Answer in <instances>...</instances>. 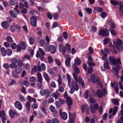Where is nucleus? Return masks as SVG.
Returning a JSON list of instances; mask_svg holds the SVG:
<instances>
[{
	"label": "nucleus",
	"instance_id": "nucleus-1",
	"mask_svg": "<svg viewBox=\"0 0 123 123\" xmlns=\"http://www.w3.org/2000/svg\"><path fill=\"white\" fill-rule=\"evenodd\" d=\"M71 47L70 45L68 43H66L65 46H63L62 48L61 52L63 55H64L66 52L70 53L71 52Z\"/></svg>",
	"mask_w": 123,
	"mask_h": 123
},
{
	"label": "nucleus",
	"instance_id": "nucleus-2",
	"mask_svg": "<svg viewBox=\"0 0 123 123\" xmlns=\"http://www.w3.org/2000/svg\"><path fill=\"white\" fill-rule=\"evenodd\" d=\"M109 61L110 64L113 65H115L118 64H122L120 60V59L117 60L114 58L112 56H110L109 58Z\"/></svg>",
	"mask_w": 123,
	"mask_h": 123
},
{
	"label": "nucleus",
	"instance_id": "nucleus-3",
	"mask_svg": "<svg viewBox=\"0 0 123 123\" xmlns=\"http://www.w3.org/2000/svg\"><path fill=\"white\" fill-rule=\"evenodd\" d=\"M98 107V105L97 103L94 104V105H91L90 106V109L91 112L93 114L95 113L96 111L97 110Z\"/></svg>",
	"mask_w": 123,
	"mask_h": 123
},
{
	"label": "nucleus",
	"instance_id": "nucleus-4",
	"mask_svg": "<svg viewBox=\"0 0 123 123\" xmlns=\"http://www.w3.org/2000/svg\"><path fill=\"white\" fill-rule=\"evenodd\" d=\"M90 80L93 83H95L96 82L99 85L101 84L98 77H97L96 79L95 76L94 74H92L91 75Z\"/></svg>",
	"mask_w": 123,
	"mask_h": 123
},
{
	"label": "nucleus",
	"instance_id": "nucleus-5",
	"mask_svg": "<svg viewBox=\"0 0 123 123\" xmlns=\"http://www.w3.org/2000/svg\"><path fill=\"white\" fill-rule=\"evenodd\" d=\"M98 35L101 36L108 37L109 36V33L108 31L104 29H102L99 31Z\"/></svg>",
	"mask_w": 123,
	"mask_h": 123
},
{
	"label": "nucleus",
	"instance_id": "nucleus-6",
	"mask_svg": "<svg viewBox=\"0 0 123 123\" xmlns=\"http://www.w3.org/2000/svg\"><path fill=\"white\" fill-rule=\"evenodd\" d=\"M56 49L55 47L53 45H50L47 47L48 51H50L51 54H54L56 52Z\"/></svg>",
	"mask_w": 123,
	"mask_h": 123
},
{
	"label": "nucleus",
	"instance_id": "nucleus-7",
	"mask_svg": "<svg viewBox=\"0 0 123 123\" xmlns=\"http://www.w3.org/2000/svg\"><path fill=\"white\" fill-rule=\"evenodd\" d=\"M30 23L33 26L36 27L37 26V20L36 17L34 16H31L30 18Z\"/></svg>",
	"mask_w": 123,
	"mask_h": 123
},
{
	"label": "nucleus",
	"instance_id": "nucleus-8",
	"mask_svg": "<svg viewBox=\"0 0 123 123\" xmlns=\"http://www.w3.org/2000/svg\"><path fill=\"white\" fill-rule=\"evenodd\" d=\"M1 25L2 27L5 29L8 28L9 26V24L8 21H4L1 23Z\"/></svg>",
	"mask_w": 123,
	"mask_h": 123
},
{
	"label": "nucleus",
	"instance_id": "nucleus-9",
	"mask_svg": "<svg viewBox=\"0 0 123 123\" xmlns=\"http://www.w3.org/2000/svg\"><path fill=\"white\" fill-rule=\"evenodd\" d=\"M15 107L19 110L22 109V105L21 103L19 102L16 101L14 104Z\"/></svg>",
	"mask_w": 123,
	"mask_h": 123
},
{
	"label": "nucleus",
	"instance_id": "nucleus-10",
	"mask_svg": "<svg viewBox=\"0 0 123 123\" xmlns=\"http://www.w3.org/2000/svg\"><path fill=\"white\" fill-rule=\"evenodd\" d=\"M40 37H38L37 39V42L39 43V45L41 46H44L45 44V42L44 40L41 39L39 40Z\"/></svg>",
	"mask_w": 123,
	"mask_h": 123
},
{
	"label": "nucleus",
	"instance_id": "nucleus-11",
	"mask_svg": "<svg viewBox=\"0 0 123 123\" xmlns=\"http://www.w3.org/2000/svg\"><path fill=\"white\" fill-rule=\"evenodd\" d=\"M66 102L68 106H71L73 104V102L71 98L68 96L66 98Z\"/></svg>",
	"mask_w": 123,
	"mask_h": 123
},
{
	"label": "nucleus",
	"instance_id": "nucleus-12",
	"mask_svg": "<svg viewBox=\"0 0 123 123\" xmlns=\"http://www.w3.org/2000/svg\"><path fill=\"white\" fill-rule=\"evenodd\" d=\"M104 94L102 93L101 89H98L97 90V96L98 98H102Z\"/></svg>",
	"mask_w": 123,
	"mask_h": 123
},
{
	"label": "nucleus",
	"instance_id": "nucleus-13",
	"mask_svg": "<svg viewBox=\"0 0 123 123\" xmlns=\"http://www.w3.org/2000/svg\"><path fill=\"white\" fill-rule=\"evenodd\" d=\"M110 3L113 6H116L117 5L119 6L122 4V2L121 1H117L114 0L111 1H110Z\"/></svg>",
	"mask_w": 123,
	"mask_h": 123
},
{
	"label": "nucleus",
	"instance_id": "nucleus-14",
	"mask_svg": "<svg viewBox=\"0 0 123 123\" xmlns=\"http://www.w3.org/2000/svg\"><path fill=\"white\" fill-rule=\"evenodd\" d=\"M71 61V58L69 57L67 58L65 61V64L66 66L68 67H69L70 66V62Z\"/></svg>",
	"mask_w": 123,
	"mask_h": 123
},
{
	"label": "nucleus",
	"instance_id": "nucleus-15",
	"mask_svg": "<svg viewBox=\"0 0 123 123\" xmlns=\"http://www.w3.org/2000/svg\"><path fill=\"white\" fill-rule=\"evenodd\" d=\"M15 71L16 73L19 74L21 73L22 70L21 67L18 66L15 68Z\"/></svg>",
	"mask_w": 123,
	"mask_h": 123
},
{
	"label": "nucleus",
	"instance_id": "nucleus-16",
	"mask_svg": "<svg viewBox=\"0 0 123 123\" xmlns=\"http://www.w3.org/2000/svg\"><path fill=\"white\" fill-rule=\"evenodd\" d=\"M72 85L73 89L75 91H77L79 89V87L78 84L76 82L74 81L73 82Z\"/></svg>",
	"mask_w": 123,
	"mask_h": 123
},
{
	"label": "nucleus",
	"instance_id": "nucleus-17",
	"mask_svg": "<svg viewBox=\"0 0 123 123\" xmlns=\"http://www.w3.org/2000/svg\"><path fill=\"white\" fill-rule=\"evenodd\" d=\"M61 117V118L64 120H66L68 117V115L65 112H63L60 115Z\"/></svg>",
	"mask_w": 123,
	"mask_h": 123
},
{
	"label": "nucleus",
	"instance_id": "nucleus-18",
	"mask_svg": "<svg viewBox=\"0 0 123 123\" xmlns=\"http://www.w3.org/2000/svg\"><path fill=\"white\" fill-rule=\"evenodd\" d=\"M75 62L74 64H75V65L76 66L77 65H80L81 62V61L80 59L78 58H77L75 59L74 60Z\"/></svg>",
	"mask_w": 123,
	"mask_h": 123
},
{
	"label": "nucleus",
	"instance_id": "nucleus-19",
	"mask_svg": "<svg viewBox=\"0 0 123 123\" xmlns=\"http://www.w3.org/2000/svg\"><path fill=\"white\" fill-rule=\"evenodd\" d=\"M37 77L38 78L37 80L39 82H42L43 78L41 74L39 72H37Z\"/></svg>",
	"mask_w": 123,
	"mask_h": 123
},
{
	"label": "nucleus",
	"instance_id": "nucleus-20",
	"mask_svg": "<svg viewBox=\"0 0 123 123\" xmlns=\"http://www.w3.org/2000/svg\"><path fill=\"white\" fill-rule=\"evenodd\" d=\"M9 113L10 117L11 118H14L15 113L13 110H10L9 111Z\"/></svg>",
	"mask_w": 123,
	"mask_h": 123
},
{
	"label": "nucleus",
	"instance_id": "nucleus-21",
	"mask_svg": "<svg viewBox=\"0 0 123 123\" xmlns=\"http://www.w3.org/2000/svg\"><path fill=\"white\" fill-rule=\"evenodd\" d=\"M11 16L13 18H16L17 17V14L12 10H11L9 12Z\"/></svg>",
	"mask_w": 123,
	"mask_h": 123
},
{
	"label": "nucleus",
	"instance_id": "nucleus-22",
	"mask_svg": "<svg viewBox=\"0 0 123 123\" xmlns=\"http://www.w3.org/2000/svg\"><path fill=\"white\" fill-rule=\"evenodd\" d=\"M20 45L22 49L25 50L26 49V46L24 42L23 41L20 42Z\"/></svg>",
	"mask_w": 123,
	"mask_h": 123
},
{
	"label": "nucleus",
	"instance_id": "nucleus-23",
	"mask_svg": "<svg viewBox=\"0 0 123 123\" xmlns=\"http://www.w3.org/2000/svg\"><path fill=\"white\" fill-rule=\"evenodd\" d=\"M73 68H74V70L75 73L79 74L80 73V70L79 68L75 65V64H74L73 65Z\"/></svg>",
	"mask_w": 123,
	"mask_h": 123
},
{
	"label": "nucleus",
	"instance_id": "nucleus-24",
	"mask_svg": "<svg viewBox=\"0 0 123 123\" xmlns=\"http://www.w3.org/2000/svg\"><path fill=\"white\" fill-rule=\"evenodd\" d=\"M1 52L2 55L3 56L6 55V50L4 47H2L1 49Z\"/></svg>",
	"mask_w": 123,
	"mask_h": 123
},
{
	"label": "nucleus",
	"instance_id": "nucleus-25",
	"mask_svg": "<svg viewBox=\"0 0 123 123\" xmlns=\"http://www.w3.org/2000/svg\"><path fill=\"white\" fill-rule=\"evenodd\" d=\"M72 114L71 113H69V119L70 122V123H74V118L75 117V114L74 117H71V116L72 115Z\"/></svg>",
	"mask_w": 123,
	"mask_h": 123
},
{
	"label": "nucleus",
	"instance_id": "nucleus-26",
	"mask_svg": "<svg viewBox=\"0 0 123 123\" xmlns=\"http://www.w3.org/2000/svg\"><path fill=\"white\" fill-rule=\"evenodd\" d=\"M43 75L47 82H49L50 79L48 74L46 73H44Z\"/></svg>",
	"mask_w": 123,
	"mask_h": 123
},
{
	"label": "nucleus",
	"instance_id": "nucleus-27",
	"mask_svg": "<svg viewBox=\"0 0 123 123\" xmlns=\"http://www.w3.org/2000/svg\"><path fill=\"white\" fill-rule=\"evenodd\" d=\"M104 68L105 69H109L110 68V66L109 65V63L107 60L106 62H105L104 63Z\"/></svg>",
	"mask_w": 123,
	"mask_h": 123
},
{
	"label": "nucleus",
	"instance_id": "nucleus-28",
	"mask_svg": "<svg viewBox=\"0 0 123 123\" xmlns=\"http://www.w3.org/2000/svg\"><path fill=\"white\" fill-rule=\"evenodd\" d=\"M113 71L114 72L115 74L117 76L119 73V70L118 68L116 67H113L112 68Z\"/></svg>",
	"mask_w": 123,
	"mask_h": 123
},
{
	"label": "nucleus",
	"instance_id": "nucleus-29",
	"mask_svg": "<svg viewBox=\"0 0 123 123\" xmlns=\"http://www.w3.org/2000/svg\"><path fill=\"white\" fill-rule=\"evenodd\" d=\"M10 61L12 63L16 64L18 62V59L15 58L13 57L11 58L10 59Z\"/></svg>",
	"mask_w": 123,
	"mask_h": 123
},
{
	"label": "nucleus",
	"instance_id": "nucleus-30",
	"mask_svg": "<svg viewBox=\"0 0 123 123\" xmlns=\"http://www.w3.org/2000/svg\"><path fill=\"white\" fill-rule=\"evenodd\" d=\"M9 3L11 5H13L17 4V2L16 0H10L9 1Z\"/></svg>",
	"mask_w": 123,
	"mask_h": 123
},
{
	"label": "nucleus",
	"instance_id": "nucleus-31",
	"mask_svg": "<svg viewBox=\"0 0 123 123\" xmlns=\"http://www.w3.org/2000/svg\"><path fill=\"white\" fill-rule=\"evenodd\" d=\"M6 54L8 56H10L12 54V51L11 49H6Z\"/></svg>",
	"mask_w": 123,
	"mask_h": 123
},
{
	"label": "nucleus",
	"instance_id": "nucleus-32",
	"mask_svg": "<svg viewBox=\"0 0 123 123\" xmlns=\"http://www.w3.org/2000/svg\"><path fill=\"white\" fill-rule=\"evenodd\" d=\"M45 94V98H47L49 97L50 95V92L49 90L46 89Z\"/></svg>",
	"mask_w": 123,
	"mask_h": 123
},
{
	"label": "nucleus",
	"instance_id": "nucleus-33",
	"mask_svg": "<svg viewBox=\"0 0 123 123\" xmlns=\"http://www.w3.org/2000/svg\"><path fill=\"white\" fill-rule=\"evenodd\" d=\"M110 41V39L108 37L105 38L103 40L104 44L106 45Z\"/></svg>",
	"mask_w": 123,
	"mask_h": 123
},
{
	"label": "nucleus",
	"instance_id": "nucleus-34",
	"mask_svg": "<svg viewBox=\"0 0 123 123\" xmlns=\"http://www.w3.org/2000/svg\"><path fill=\"white\" fill-rule=\"evenodd\" d=\"M18 65L20 67L23 66L24 65L23 62L22 60L19 59L18 60Z\"/></svg>",
	"mask_w": 123,
	"mask_h": 123
},
{
	"label": "nucleus",
	"instance_id": "nucleus-35",
	"mask_svg": "<svg viewBox=\"0 0 123 123\" xmlns=\"http://www.w3.org/2000/svg\"><path fill=\"white\" fill-rule=\"evenodd\" d=\"M20 12L22 14H27L28 12L27 9L26 8H24L21 10Z\"/></svg>",
	"mask_w": 123,
	"mask_h": 123
},
{
	"label": "nucleus",
	"instance_id": "nucleus-36",
	"mask_svg": "<svg viewBox=\"0 0 123 123\" xmlns=\"http://www.w3.org/2000/svg\"><path fill=\"white\" fill-rule=\"evenodd\" d=\"M25 106L27 110L30 111V104L28 101H27L25 105Z\"/></svg>",
	"mask_w": 123,
	"mask_h": 123
},
{
	"label": "nucleus",
	"instance_id": "nucleus-37",
	"mask_svg": "<svg viewBox=\"0 0 123 123\" xmlns=\"http://www.w3.org/2000/svg\"><path fill=\"white\" fill-rule=\"evenodd\" d=\"M49 109L50 111L52 112H54L55 111V108L52 105H51L50 106Z\"/></svg>",
	"mask_w": 123,
	"mask_h": 123
},
{
	"label": "nucleus",
	"instance_id": "nucleus-38",
	"mask_svg": "<svg viewBox=\"0 0 123 123\" xmlns=\"http://www.w3.org/2000/svg\"><path fill=\"white\" fill-rule=\"evenodd\" d=\"M30 81L32 82H34L36 81V78L35 77L32 76L30 77L29 78Z\"/></svg>",
	"mask_w": 123,
	"mask_h": 123
},
{
	"label": "nucleus",
	"instance_id": "nucleus-39",
	"mask_svg": "<svg viewBox=\"0 0 123 123\" xmlns=\"http://www.w3.org/2000/svg\"><path fill=\"white\" fill-rule=\"evenodd\" d=\"M89 100L90 103L92 104L96 102V100L90 97L89 98Z\"/></svg>",
	"mask_w": 123,
	"mask_h": 123
},
{
	"label": "nucleus",
	"instance_id": "nucleus-40",
	"mask_svg": "<svg viewBox=\"0 0 123 123\" xmlns=\"http://www.w3.org/2000/svg\"><path fill=\"white\" fill-rule=\"evenodd\" d=\"M48 62L50 63H51L53 62L52 57L51 56H49L47 58Z\"/></svg>",
	"mask_w": 123,
	"mask_h": 123
},
{
	"label": "nucleus",
	"instance_id": "nucleus-41",
	"mask_svg": "<svg viewBox=\"0 0 123 123\" xmlns=\"http://www.w3.org/2000/svg\"><path fill=\"white\" fill-rule=\"evenodd\" d=\"M112 102L114 104L118 105L119 103V101L117 99H114L112 100Z\"/></svg>",
	"mask_w": 123,
	"mask_h": 123
},
{
	"label": "nucleus",
	"instance_id": "nucleus-42",
	"mask_svg": "<svg viewBox=\"0 0 123 123\" xmlns=\"http://www.w3.org/2000/svg\"><path fill=\"white\" fill-rule=\"evenodd\" d=\"M6 39V40L9 43H11L13 41L12 38L11 36H8L7 37Z\"/></svg>",
	"mask_w": 123,
	"mask_h": 123
},
{
	"label": "nucleus",
	"instance_id": "nucleus-43",
	"mask_svg": "<svg viewBox=\"0 0 123 123\" xmlns=\"http://www.w3.org/2000/svg\"><path fill=\"white\" fill-rule=\"evenodd\" d=\"M89 92V90H87L85 91V92L84 93V97L86 99H87L88 98Z\"/></svg>",
	"mask_w": 123,
	"mask_h": 123
},
{
	"label": "nucleus",
	"instance_id": "nucleus-44",
	"mask_svg": "<svg viewBox=\"0 0 123 123\" xmlns=\"http://www.w3.org/2000/svg\"><path fill=\"white\" fill-rule=\"evenodd\" d=\"M3 66L4 68L7 70H8L10 67L9 65L7 63H4Z\"/></svg>",
	"mask_w": 123,
	"mask_h": 123
},
{
	"label": "nucleus",
	"instance_id": "nucleus-45",
	"mask_svg": "<svg viewBox=\"0 0 123 123\" xmlns=\"http://www.w3.org/2000/svg\"><path fill=\"white\" fill-rule=\"evenodd\" d=\"M94 9L95 11L99 12H101L103 11V9L100 7H95Z\"/></svg>",
	"mask_w": 123,
	"mask_h": 123
},
{
	"label": "nucleus",
	"instance_id": "nucleus-46",
	"mask_svg": "<svg viewBox=\"0 0 123 123\" xmlns=\"http://www.w3.org/2000/svg\"><path fill=\"white\" fill-rule=\"evenodd\" d=\"M18 96L22 102H23L25 101L24 97L21 94H19Z\"/></svg>",
	"mask_w": 123,
	"mask_h": 123
},
{
	"label": "nucleus",
	"instance_id": "nucleus-47",
	"mask_svg": "<svg viewBox=\"0 0 123 123\" xmlns=\"http://www.w3.org/2000/svg\"><path fill=\"white\" fill-rule=\"evenodd\" d=\"M110 30L111 35L115 36H116V33L114 30L112 29L111 28H110Z\"/></svg>",
	"mask_w": 123,
	"mask_h": 123
},
{
	"label": "nucleus",
	"instance_id": "nucleus-48",
	"mask_svg": "<svg viewBox=\"0 0 123 123\" xmlns=\"http://www.w3.org/2000/svg\"><path fill=\"white\" fill-rule=\"evenodd\" d=\"M59 14L58 13H56L53 14V17L54 18L55 20H56L59 18Z\"/></svg>",
	"mask_w": 123,
	"mask_h": 123
},
{
	"label": "nucleus",
	"instance_id": "nucleus-49",
	"mask_svg": "<svg viewBox=\"0 0 123 123\" xmlns=\"http://www.w3.org/2000/svg\"><path fill=\"white\" fill-rule=\"evenodd\" d=\"M11 74L12 76L14 78H18V76L14 71H12Z\"/></svg>",
	"mask_w": 123,
	"mask_h": 123
},
{
	"label": "nucleus",
	"instance_id": "nucleus-50",
	"mask_svg": "<svg viewBox=\"0 0 123 123\" xmlns=\"http://www.w3.org/2000/svg\"><path fill=\"white\" fill-rule=\"evenodd\" d=\"M17 46V44L14 43H12L11 45L12 49H15L16 48Z\"/></svg>",
	"mask_w": 123,
	"mask_h": 123
},
{
	"label": "nucleus",
	"instance_id": "nucleus-51",
	"mask_svg": "<svg viewBox=\"0 0 123 123\" xmlns=\"http://www.w3.org/2000/svg\"><path fill=\"white\" fill-rule=\"evenodd\" d=\"M6 117V114L4 111L2 110L0 111V117Z\"/></svg>",
	"mask_w": 123,
	"mask_h": 123
},
{
	"label": "nucleus",
	"instance_id": "nucleus-52",
	"mask_svg": "<svg viewBox=\"0 0 123 123\" xmlns=\"http://www.w3.org/2000/svg\"><path fill=\"white\" fill-rule=\"evenodd\" d=\"M29 42L31 45H33L34 43V38L32 37H30L29 39Z\"/></svg>",
	"mask_w": 123,
	"mask_h": 123
},
{
	"label": "nucleus",
	"instance_id": "nucleus-53",
	"mask_svg": "<svg viewBox=\"0 0 123 123\" xmlns=\"http://www.w3.org/2000/svg\"><path fill=\"white\" fill-rule=\"evenodd\" d=\"M118 110V107L117 106H115L113 110V115H114Z\"/></svg>",
	"mask_w": 123,
	"mask_h": 123
},
{
	"label": "nucleus",
	"instance_id": "nucleus-54",
	"mask_svg": "<svg viewBox=\"0 0 123 123\" xmlns=\"http://www.w3.org/2000/svg\"><path fill=\"white\" fill-rule=\"evenodd\" d=\"M23 66L25 69H28L30 67V65L29 64L27 63L26 64H24Z\"/></svg>",
	"mask_w": 123,
	"mask_h": 123
},
{
	"label": "nucleus",
	"instance_id": "nucleus-55",
	"mask_svg": "<svg viewBox=\"0 0 123 123\" xmlns=\"http://www.w3.org/2000/svg\"><path fill=\"white\" fill-rule=\"evenodd\" d=\"M17 65L15 64L12 63L9 65L10 67L11 68H15L17 67Z\"/></svg>",
	"mask_w": 123,
	"mask_h": 123
},
{
	"label": "nucleus",
	"instance_id": "nucleus-56",
	"mask_svg": "<svg viewBox=\"0 0 123 123\" xmlns=\"http://www.w3.org/2000/svg\"><path fill=\"white\" fill-rule=\"evenodd\" d=\"M46 89L44 90L42 89L40 91V95L42 96H43L45 94Z\"/></svg>",
	"mask_w": 123,
	"mask_h": 123
},
{
	"label": "nucleus",
	"instance_id": "nucleus-57",
	"mask_svg": "<svg viewBox=\"0 0 123 123\" xmlns=\"http://www.w3.org/2000/svg\"><path fill=\"white\" fill-rule=\"evenodd\" d=\"M67 79L68 82V83L69 85L70 84L71 82V79L70 75L68 74L67 75Z\"/></svg>",
	"mask_w": 123,
	"mask_h": 123
},
{
	"label": "nucleus",
	"instance_id": "nucleus-58",
	"mask_svg": "<svg viewBox=\"0 0 123 123\" xmlns=\"http://www.w3.org/2000/svg\"><path fill=\"white\" fill-rule=\"evenodd\" d=\"M86 12L89 14H90L92 13V9L89 8H86Z\"/></svg>",
	"mask_w": 123,
	"mask_h": 123
},
{
	"label": "nucleus",
	"instance_id": "nucleus-59",
	"mask_svg": "<svg viewBox=\"0 0 123 123\" xmlns=\"http://www.w3.org/2000/svg\"><path fill=\"white\" fill-rule=\"evenodd\" d=\"M117 49L119 50H120L123 49V47L121 45H117L116 47Z\"/></svg>",
	"mask_w": 123,
	"mask_h": 123
},
{
	"label": "nucleus",
	"instance_id": "nucleus-60",
	"mask_svg": "<svg viewBox=\"0 0 123 123\" xmlns=\"http://www.w3.org/2000/svg\"><path fill=\"white\" fill-rule=\"evenodd\" d=\"M107 16V14L105 12H102L101 14V17L103 18H105Z\"/></svg>",
	"mask_w": 123,
	"mask_h": 123
},
{
	"label": "nucleus",
	"instance_id": "nucleus-61",
	"mask_svg": "<svg viewBox=\"0 0 123 123\" xmlns=\"http://www.w3.org/2000/svg\"><path fill=\"white\" fill-rule=\"evenodd\" d=\"M73 75L75 80L76 82H78V76L75 73H73Z\"/></svg>",
	"mask_w": 123,
	"mask_h": 123
},
{
	"label": "nucleus",
	"instance_id": "nucleus-62",
	"mask_svg": "<svg viewBox=\"0 0 123 123\" xmlns=\"http://www.w3.org/2000/svg\"><path fill=\"white\" fill-rule=\"evenodd\" d=\"M10 29L12 32H14L15 31V29L14 26L13 25L10 26Z\"/></svg>",
	"mask_w": 123,
	"mask_h": 123
},
{
	"label": "nucleus",
	"instance_id": "nucleus-63",
	"mask_svg": "<svg viewBox=\"0 0 123 123\" xmlns=\"http://www.w3.org/2000/svg\"><path fill=\"white\" fill-rule=\"evenodd\" d=\"M23 84L26 86H27L29 85V82L27 80H24L23 82Z\"/></svg>",
	"mask_w": 123,
	"mask_h": 123
},
{
	"label": "nucleus",
	"instance_id": "nucleus-64",
	"mask_svg": "<svg viewBox=\"0 0 123 123\" xmlns=\"http://www.w3.org/2000/svg\"><path fill=\"white\" fill-rule=\"evenodd\" d=\"M116 123H123V115L122 117H121L118 120Z\"/></svg>",
	"mask_w": 123,
	"mask_h": 123
}]
</instances>
